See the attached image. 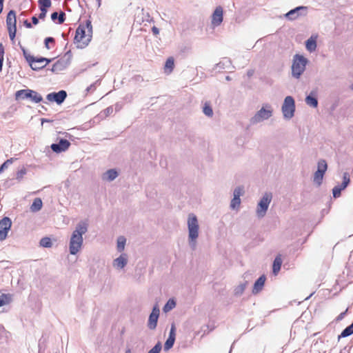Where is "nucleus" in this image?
<instances>
[{
	"label": "nucleus",
	"mask_w": 353,
	"mask_h": 353,
	"mask_svg": "<svg viewBox=\"0 0 353 353\" xmlns=\"http://www.w3.org/2000/svg\"><path fill=\"white\" fill-rule=\"evenodd\" d=\"M160 310L157 305L153 307L151 314L149 316L148 326L150 330H154L157 325Z\"/></svg>",
	"instance_id": "nucleus-13"
},
{
	"label": "nucleus",
	"mask_w": 353,
	"mask_h": 353,
	"mask_svg": "<svg viewBox=\"0 0 353 353\" xmlns=\"http://www.w3.org/2000/svg\"><path fill=\"white\" fill-rule=\"evenodd\" d=\"M26 171L25 169H21L20 170H19L17 173V179H21L23 178V176L26 174Z\"/></svg>",
	"instance_id": "nucleus-46"
},
{
	"label": "nucleus",
	"mask_w": 353,
	"mask_h": 353,
	"mask_svg": "<svg viewBox=\"0 0 353 353\" xmlns=\"http://www.w3.org/2000/svg\"><path fill=\"white\" fill-rule=\"evenodd\" d=\"M70 143L66 139H60L58 143H52L50 146L52 150L56 153L65 152L68 149Z\"/></svg>",
	"instance_id": "nucleus-17"
},
{
	"label": "nucleus",
	"mask_w": 353,
	"mask_h": 353,
	"mask_svg": "<svg viewBox=\"0 0 353 353\" xmlns=\"http://www.w3.org/2000/svg\"><path fill=\"white\" fill-rule=\"evenodd\" d=\"M272 108L270 105L265 104L250 119V125H255L265 120H268L272 116Z\"/></svg>",
	"instance_id": "nucleus-6"
},
{
	"label": "nucleus",
	"mask_w": 353,
	"mask_h": 353,
	"mask_svg": "<svg viewBox=\"0 0 353 353\" xmlns=\"http://www.w3.org/2000/svg\"><path fill=\"white\" fill-rule=\"evenodd\" d=\"M93 87H94V85H91L90 87H88V88L86 89L87 92H89L90 90H91V89H92Z\"/></svg>",
	"instance_id": "nucleus-55"
},
{
	"label": "nucleus",
	"mask_w": 353,
	"mask_h": 353,
	"mask_svg": "<svg viewBox=\"0 0 353 353\" xmlns=\"http://www.w3.org/2000/svg\"><path fill=\"white\" fill-rule=\"evenodd\" d=\"M265 281H266V276L265 274L260 276L257 279V280L254 282V286L252 288V292L253 294H257L263 290Z\"/></svg>",
	"instance_id": "nucleus-19"
},
{
	"label": "nucleus",
	"mask_w": 353,
	"mask_h": 353,
	"mask_svg": "<svg viewBox=\"0 0 353 353\" xmlns=\"http://www.w3.org/2000/svg\"><path fill=\"white\" fill-rule=\"evenodd\" d=\"M272 199V194L270 192H265L260 199L256 210V216L259 218H263L265 216Z\"/></svg>",
	"instance_id": "nucleus-7"
},
{
	"label": "nucleus",
	"mask_w": 353,
	"mask_h": 353,
	"mask_svg": "<svg viewBox=\"0 0 353 353\" xmlns=\"http://www.w3.org/2000/svg\"><path fill=\"white\" fill-rule=\"evenodd\" d=\"M162 348L161 343L158 342L150 351L148 353H159Z\"/></svg>",
	"instance_id": "nucleus-40"
},
{
	"label": "nucleus",
	"mask_w": 353,
	"mask_h": 353,
	"mask_svg": "<svg viewBox=\"0 0 353 353\" xmlns=\"http://www.w3.org/2000/svg\"><path fill=\"white\" fill-rule=\"evenodd\" d=\"M58 16H59V14L57 12L52 13V14H51L52 20L55 21L57 19H58Z\"/></svg>",
	"instance_id": "nucleus-51"
},
{
	"label": "nucleus",
	"mask_w": 353,
	"mask_h": 353,
	"mask_svg": "<svg viewBox=\"0 0 353 353\" xmlns=\"http://www.w3.org/2000/svg\"><path fill=\"white\" fill-rule=\"evenodd\" d=\"M353 334V322L348 326H347L339 335L338 339L340 340L341 338H345L350 336Z\"/></svg>",
	"instance_id": "nucleus-28"
},
{
	"label": "nucleus",
	"mask_w": 353,
	"mask_h": 353,
	"mask_svg": "<svg viewBox=\"0 0 353 353\" xmlns=\"http://www.w3.org/2000/svg\"><path fill=\"white\" fill-rule=\"evenodd\" d=\"M327 169V164L325 160L320 159L317 163V170L325 175V172Z\"/></svg>",
	"instance_id": "nucleus-30"
},
{
	"label": "nucleus",
	"mask_w": 353,
	"mask_h": 353,
	"mask_svg": "<svg viewBox=\"0 0 353 353\" xmlns=\"http://www.w3.org/2000/svg\"><path fill=\"white\" fill-rule=\"evenodd\" d=\"M4 57V48L2 43H0V70H2L3 61Z\"/></svg>",
	"instance_id": "nucleus-41"
},
{
	"label": "nucleus",
	"mask_w": 353,
	"mask_h": 353,
	"mask_svg": "<svg viewBox=\"0 0 353 353\" xmlns=\"http://www.w3.org/2000/svg\"><path fill=\"white\" fill-rule=\"evenodd\" d=\"M67 97V93L65 90H60L58 92L49 93L46 99L49 101H55L57 104L62 103Z\"/></svg>",
	"instance_id": "nucleus-16"
},
{
	"label": "nucleus",
	"mask_w": 353,
	"mask_h": 353,
	"mask_svg": "<svg viewBox=\"0 0 353 353\" xmlns=\"http://www.w3.org/2000/svg\"><path fill=\"white\" fill-rule=\"evenodd\" d=\"M12 226V221L10 218L4 217L0 221V241L5 240L8 236V232Z\"/></svg>",
	"instance_id": "nucleus-11"
},
{
	"label": "nucleus",
	"mask_w": 353,
	"mask_h": 353,
	"mask_svg": "<svg viewBox=\"0 0 353 353\" xmlns=\"http://www.w3.org/2000/svg\"><path fill=\"white\" fill-rule=\"evenodd\" d=\"M316 46L317 45L316 38L311 37L305 41V48L310 52L315 51Z\"/></svg>",
	"instance_id": "nucleus-25"
},
{
	"label": "nucleus",
	"mask_w": 353,
	"mask_h": 353,
	"mask_svg": "<svg viewBox=\"0 0 353 353\" xmlns=\"http://www.w3.org/2000/svg\"><path fill=\"white\" fill-rule=\"evenodd\" d=\"M88 232V223L80 221L72 232L69 242V252L72 255H76L81 251L83 244V235Z\"/></svg>",
	"instance_id": "nucleus-1"
},
{
	"label": "nucleus",
	"mask_w": 353,
	"mask_h": 353,
	"mask_svg": "<svg viewBox=\"0 0 353 353\" xmlns=\"http://www.w3.org/2000/svg\"><path fill=\"white\" fill-rule=\"evenodd\" d=\"M347 310H348V308H347L345 311L339 314L335 319L336 321L339 322V321H342L344 319L345 316L346 315Z\"/></svg>",
	"instance_id": "nucleus-45"
},
{
	"label": "nucleus",
	"mask_w": 353,
	"mask_h": 353,
	"mask_svg": "<svg viewBox=\"0 0 353 353\" xmlns=\"http://www.w3.org/2000/svg\"><path fill=\"white\" fill-rule=\"evenodd\" d=\"M44 43H45V47L48 50H49V49L51 48V47L49 46L50 43H54V39L52 37H47V38H46Z\"/></svg>",
	"instance_id": "nucleus-43"
},
{
	"label": "nucleus",
	"mask_w": 353,
	"mask_h": 353,
	"mask_svg": "<svg viewBox=\"0 0 353 353\" xmlns=\"http://www.w3.org/2000/svg\"><path fill=\"white\" fill-rule=\"evenodd\" d=\"M23 56L29 63L31 68L34 70H37L46 67L50 61V59L43 57H35L29 54L25 49L23 48Z\"/></svg>",
	"instance_id": "nucleus-5"
},
{
	"label": "nucleus",
	"mask_w": 353,
	"mask_h": 353,
	"mask_svg": "<svg viewBox=\"0 0 353 353\" xmlns=\"http://www.w3.org/2000/svg\"><path fill=\"white\" fill-rule=\"evenodd\" d=\"M308 60L303 55L296 54L293 57L292 65V74L299 79L305 70Z\"/></svg>",
	"instance_id": "nucleus-4"
},
{
	"label": "nucleus",
	"mask_w": 353,
	"mask_h": 353,
	"mask_svg": "<svg viewBox=\"0 0 353 353\" xmlns=\"http://www.w3.org/2000/svg\"><path fill=\"white\" fill-rule=\"evenodd\" d=\"M112 112H113L112 107H108L105 110H104V111H103V114L105 116H108V115L111 114Z\"/></svg>",
	"instance_id": "nucleus-49"
},
{
	"label": "nucleus",
	"mask_w": 353,
	"mask_h": 353,
	"mask_svg": "<svg viewBox=\"0 0 353 353\" xmlns=\"http://www.w3.org/2000/svg\"><path fill=\"white\" fill-rule=\"evenodd\" d=\"M188 240L190 248L194 250L197 245L199 236L200 226L197 216L194 213H190L187 217Z\"/></svg>",
	"instance_id": "nucleus-2"
},
{
	"label": "nucleus",
	"mask_w": 353,
	"mask_h": 353,
	"mask_svg": "<svg viewBox=\"0 0 353 353\" xmlns=\"http://www.w3.org/2000/svg\"><path fill=\"white\" fill-rule=\"evenodd\" d=\"M305 101L306 104L312 108H316L318 106L319 102L316 97V93L314 91H312L308 95H307Z\"/></svg>",
	"instance_id": "nucleus-22"
},
{
	"label": "nucleus",
	"mask_w": 353,
	"mask_h": 353,
	"mask_svg": "<svg viewBox=\"0 0 353 353\" xmlns=\"http://www.w3.org/2000/svg\"><path fill=\"white\" fill-rule=\"evenodd\" d=\"M125 353H131V350H130V349H129V348H128V349H127V350H125Z\"/></svg>",
	"instance_id": "nucleus-59"
},
{
	"label": "nucleus",
	"mask_w": 353,
	"mask_h": 353,
	"mask_svg": "<svg viewBox=\"0 0 353 353\" xmlns=\"http://www.w3.org/2000/svg\"><path fill=\"white\" fill-rule=\"evenodd\" d=\"M221 24V6L216 8L212 17V26L213 28Z\"/></svg>",
	"instance_id": "nucleus-23"
},
{
	"label": "nucleus",
	"mask_w": 353,
	"mask_h": 353,
	"mask_svg": "<svg viewBox=\"0 0 353 353\" xmlns=\"http://www.w3.org/2000/svg\"><path fill=\"white\" fill-rule=\"evenodd\" d=\"M342 179V183L335 185L332 189V196L334 199L340 197L341 195V192L345 190L351 182L350 176L347 172L343 173Z\"/></svg>",
	"instance_id": "nucleus-10"
},
{
	"label": "nucleus",
	"mask_w": 353,
	"mask_h": 353,
	"mask_svg": "<svg viewBox=\"0 0 353 353\" xmlns=\"http://www.w3.org/2000/svg\"><path fill=\"white\" fill-rule=\"evenodd\" d=\"M119 176L118 172L115 169H110L105 172L102 176L101 179L104 181H112Z\"/></svg>",
	"instance_id": "nucleus-21"
},
{
	"label": "nucleus",
	"mask_w": 353,
	"mask_h": 353,
	"mask_svg": "<svg viewBox=\"0 0 353 353\" xmlns=\"http://www.w3.org/2000/svg\"><path fill=\"white\" fill-rule=\"evenodd\" d=\"M350 88L353 90V83L350 85Z\"/></svg>",
	"instance_id": "nucleus-60"
},
{
	"label": "nucleus",
	"mask_w": 353,
	"mask_h": 353,
	"mask_svg": "<svg viewBox=\"0 0 353 353\" xmlns=\"http://www.w3.org/2000/svg\"><path fill=\"white\" fill-rule=\"evenodd\" d=\"M40 245L43 248H51L52 243L49 237H43L40 240Z\"/></svg>",
	"instance_id": "nucleus-36"
},
{
	"label": "nucleus",
	"mask_w": 353,
	"mask_h": 353,
	"mask_svg": "<svg viewBox=\"0 0 353 353\" xmlns=\"http://www.w3.org/2000/svg\"><path fill=\"white\" fill-rule=\"evenodd\" d=\"M66 68V64L63 61L59 60L53 64L51 70L53 72H59Z\"/></svg>",
	"instance_id": "nucleus-29"
},
{
	"label": "nucleus",
	"mask_w": 353,
	"mask_h": 353,
	"mask_svg": "<svg viewBox=\"0 0 353 353\" xmlns=\"http://www.w3.org/2000/svg\"><path fill=\"white\" fill-rule=\"evenodd\" d=\"M125 242L126 239L124 236H121L118 237L117 248L119 252H122L124 250Z\"/></svg>",
	"instance_id": "nucleus-34"
},
{
	"label": "nucleus",
	"mask_w": 353,
	"mask_h": 353,
	"mask_svg": "<svg viewBox=\"0 0 353 353\" xmlns=\"http://www.w3.org/2000/svg\"><path fill=\"white\" fill-rule=\"evenodd\" d=\"M10 302V298L7 294H1L0 296V307L7 305Z\"/></svg>",
	"instance_id": "nucleus-37"
},
{
	"label": "nucleus",
	"mask_w": 353,
	"mask_h": 353,
	"mask_svg": "<svg viewBox=\"0 0 353 353\" xmlns=\"http://www.w3.org/2000/svg\"><path fill=\"white\" fill-rule=\"evenodd\" d=\"M176 306V301L173 299H170L168 302L164 305L163 310L164 312H168L172 309H174Z\"/></svg>",
	"instance_id": "nucleus-32"
},
{
	"label": "nucleus",
	"mask_w": 353,
	"mask_h": 353,
	"mask_svg": "<svg viewBox=\"0 0 353 353\" xmlns=\"http://www.w3.org/2000/svg\"><path fill=\"white\" fill-rule=\"evenodd\" d=\"M323 176L324 174H321L320 171H316L314 174V183L319 186L321 185L323 182Z\"/></svg>",
	"instance_id": "nucleus-35"
},
{
	"label": "nucleus",
	"mask_w": 353,
	"mask_h": 353,
	"mask_svg": "<svg viewBox=\"0 0 353 353\" xmlns=\"http://www.w3.org/2000/svg\"><path fill=\"white\" fill-rule=\"evenodd\" d=\"M43 206L42 201L40 198H36L34 199L31 206H30V210L32 212H36L39 211Z\"/></svg>",
	"instance_id": "nucleus-26"
},
{
	"label": "nucleus",
	"mask_w": 353,
	"mask_h": 353,
	"mask_svg": "<svg viewBox=\"0 0 353 353\" xmlns=\"http://www.w3.org/2000/svg\"><path fill=\"white\" fill-rule=\"evenodd\" d=\"M17 19H16V12L14 10H10L7 15L6 17V26L8 29H14L17 28Z\"/></svg>",
	"instance_id": "nucleus-20"
},
{
	"label": "nucleus",
	"mask_w": 353,
	"mask_h": 353,
	"mask_svg": "<svg viewBox=\"0 0 353 353\" xmlns=\"http://www.w3.org/2000/svg\"><path fill=\"white\" fill-rule=\"evenodd\" d=\"M92 26L90 21L85 26H79L76 30L74 41L77 47L83 48L88 45L92 39Z\"/></svg>",
	"instance_id": "nucleus-3"
},
{
	"label": "nucleus",
	"mask_w": 353,
	"mask_h": 353,
	"mask_svg": "<svg viewBox=\"0 0 353 353\" xmlns=\"http://www.w3.org/2000/svg\"><path fill=\"white\" fill-rule=\"evenodd\" d=\"M203 112L208 117H212L213 110L210 104L208 102H205L203 106Z\"/></svg>",
	"instance_id": "nucleus-31"
},
{
	"label": "nucleus",
	"mask_w": 353,
	"mask_h": 353,
	"mask_svg": "<svg viewBox=\"0 0 353 353\" xmlns=\"http://www.w3.org/2000/svg\"><path fill=\"white\" fill-rule=\"evenodd\" d=\"M40 10L41 13L39 14V18L41 19H43L46 16L47 9L40 8Z\"/></svg>",
	"instance_id": "nucleus-48"
},
{
	"label": "nucleus",
	"mask_w": 353,
	"mask_h": 353,
	"mask_svg": "<svg viewBox=\"0 0 353 353\" xmlns=\"http://www.w3.org/2000/svg\"><path fill=\"white\" fill-rule=\"evenodd\" d=\"M50 0H39V8L47 9L51 6Z\"/></svg>",
	"instance_id": "nucleus-39"
},
{
	"label": "nucleus",
	"mask_w": 353,
	"mask_h": 353,
	"mask_svg": "<svg viewBox=\"0 0 353 353\" xmlns=\"http://www.w3.org/2000/svg\"><path fill=\"white\" fill-rule=\"evenodd\" d=\"M295 101L292 97L288 96L285 98L283 105L282 112L283 117L286 119H292L294 115Z\"/></svg>",
	"instance_id": "nucleus-9"
},
{
	"label": "nucleus",
	"mask_w": 353,
	"mask_h": 353,
	"mask_svg": "<svg viewBox=\"0 0 353 353\" xmlns=\"http://www.w3.org/2000/svg\"><path fill=\"white\" fill-rule=\"evenodd\" d=\"M32 21L33 24L37 25L39 23L38 18L35 16L32 17Z\"/></svg>",
	"instance_id": "nucleus-52"
},
{
	"label": "nucleus",
	"mask_w": 353,
	"mask_h": 353,
	"mask_svg": "<svg viewBox=\"0 0 353 353\" xmlns=\"http://www.w3.org/2000/svg\"><path fill=\"white\" fill-rule=\"evenodd\" d=\"M176 338V327L174 324H172L169 336L164 344V350L168 351L172 347Z\"/></svg>",
	"instance_id": "nucleus-18"
},
{
	"label": "nucleus",
	"mask_w": 353,
	"mask_h": 353,
	"mask_svg": "<svg viewBox=\"0 0 353 353\" xmlns=\"http://www.w3.org/2000/svg\"><path fill=\"white\" fill-rule=\"evenodd\" d=\"M3 8V0H0V14L2 12Z\"/></svg>",
	"instance_id": "nucleus-54"
},
{
	"label": "nucleus",
	"mask_w": 353,
	"mask_h": 353,
	"mask_svg": "<svg viewBox=\"0 0 353 353\" xmlns=\"http://www.w3.org/2000/svg\"><path fill=\"white\" fill-rule=\"evenodd\" d=\"M225 80H227V81H230V80H231V77H230V76H228H228H226V77H225Z\"/></svg>",
	"instance_id": "nucleus-58"
},
{
	"label": "nucleus",
	"mask_w": 353,
	"mask_h": 353,
	"mask_svg": "<svg viewBox=\"0 0 353 353\" xmlns=\"http://www.w3.org/2000/svg\"><path fill=\"white\" fill-rule=\"evenodd\" d=\"M252 74H253V72H252V71H251V70H250V71H248V75L249 77L252 76Z\"/></svg>",
	"instance_id": "nucleus-57"
},
{
	"label": "nucleus",
	"mask_w": 353,
	"mask_h": 353,
	"mask_svg": "<svg viewBox=\"0 0 353 353\" xmlns=\"http://www.w3.org/2000/svg\"><path fill=\"white\" fill-rule=\"evenodd\" d=\"M128 262V255L125 253H123L119 257L113 260L112 267L116 270L121 271L127 265Z\"/></svg>",
	"instance_id": "nucleus-14"
},
{
	"label": "nucleus",
	"mask_w": 353,
	"mask_h": 353,
	"mask_svg": "<svg viewBox=\"0 0 353 353\" xmlns=\"http://www.w3.org/2000/svg\"><path fill=\"white\" fill-rule=\"evenodd\" d=\"M221 14H222V15L223 14V12H221Z\"/></svg>",
	"instance_id": "nucleus-61"
},
{
	"label": "nucleus",
	"mask_w": 353,
	"mask_h": 353,
	"mask_svg": "<svg viewBox=\"0 0 353 353\" xmlns=\"http://www.w3.org/2000/svg\"><path fill=\"white\" fill-rule=\"evenodd\" d=\"M12 163V159H8L0 167V173H1L4 170L7 169L8 167Z\"/></svg>",
	"instance_id": "nucleus-42"
},
{
	"label": "nucleus",
	"mask_w": 353,
	"mask_h": 353,
	"mask_svg": "<svg viewBox=\"0 0 353 353\" xmlns=\"http://www.w3.org/2000/svg\"><path fill=\"white\" fill-rule=\"evenodd\" d=\"M282 265V259L280 255L275 257L272 264V273L274 275H277L281 270Z\"/></svg>",
	"instance_id": "nucleus-24"
},
{
	"label": "nucleus",
	"mask_w": 353,
	"mask_h": 353,
	"mask_svg": "<svg viewBox=\"0 0 353 353\" xmlns=\"http://www.w3.org/2000/svg\"><path fill=\"white\" fill-rule=\"evenodd\" d=\"M58 21H59L58 23L59 24H61V23H63L64 22V21H65V13L64 12H61L59 14V16H58Z\"/></svg>",
	"instance_id": "nucleus-47"
},
{
	"label": "nucleus",
	"mask_w": 353,
	"mask_h": 353,
	"mask_svg": "<svg viewBox=\"0 0 353 353\" xmlns=\"http://www.w3.org/2000/svg\"><path fill=\"white\" fill-rule=\"evenodd\" d=\"M307 7L300 6L288 12L285 17L290 21L296 19L299 17L306 14Z\"/></svg>",
	"instance_id": "nucleus-12"
},
{
	"label": "nucleus",
	"mask_w": 353,
	"mask_h": 353,
	"mask_svg": "<svg viewBox=\"0 0 353 353\" xmlns=\"http://www.w3.org/2000/svg\"><path fill=\"white\" fill-rule=\"evenodd\" d=\"M24 25H25V26H26V28H32V24H31L30 22H28L27 20H26V21H24Z\"/></svg>",
	"instance_id": "nucleus-53"
},
{
	"label": "nucleus",
	"mask_w": 353,
	"mask_h": 353,
	"mask_svg": "<svg viewBox=\"0 0 353 353\" xmlns=\"http://www.w3.org/2000/svg\"><path fill=\"white\" fill-rule=\"evenodd\" d=\"M8 33H9V37H10V40L12 41H14L15 36H16L17 28L8 29Z\"/></svg>",
	"instance_id": "nucleus-44"
},
{
	"label": "nucleus",
	"mask_w": 353,
	"mask_h": 353,
	"mask_svg": "<svg viewBox=\"0 0 353 353\" xmlns=\"http://www.w3.org/2000/svg\"><path fill=\"white\" fill-rule=\"evenodd\" d=\"M152 33H153L154 35H157V34H159V28H157L156 26H153V27L152 28Z\"/></svg>",
	"instance_id": "nucleus-50"
},
{
	"label": "nucleus",
	"mask_w": 353,
	"mask_h": 353,
	"mask_svg": "<svg viewBox=\"0 0 353 353\" xmlns=\"http://www.w3.org/2000/svg\"><path fill=\"white\" fill-rule=\"evenodd\" d=\"M243 191V188L239 186L234 190L233 195L234 197L230 202V208L232 210H239L241 204L240 196Z\"/></svg>",
	"instance_id": "nucleus-15"
},
{
	"label": "nucleus",
	"mask_w": 353,
	"mask_h": 353,
	"mask_svg": "<svg viewBox=\"0 0 353 353\" xmlns=\"http://www.w3.org/2000/svg\"><path fill=\"white\" fill-rule=\"evenodd\" d=\"M174 59L172 57L168 58L165 64V72L170 73L174 68Z\"/></svg>",
	"instance_id": "nucleus-33"
},
{
	"label": "nucleus",
	"mask_w": 353,
	"mask_h": 353,
	"mask_svg": "<svg viewBox=\"0 0 353 353\" xmlns=\"http://www.w3.org/2000/svg\"><path fill=\"white\" fill-rule=\"evenodd\" d=\"M50 121L46 119H42L41 122L43 123L44 122H49Z\"/></svg>",
	"instance_id": "nucleus-56"
},
{
	"label": "nucleus",
	"mask_w": 353,
	"mask_h": 353,
	"mask_svg": "<svg viewBox=\"0 0 353 353\" xmlns=\"http://www.w3.org/2000/svg\"><path fill=\"white\" fill-rule=\"evenodd\" d=\"M246 282L239 285L234 290V294L236 295H241L244 292L246 287Z\"/></svg>",
	"instance_id": "nucleus-38"
},
{
	"label": "nucleus",
	"mask_w": 353,
	"mask_h": 353,
	"mask_svg": "<svg viewBox=\"0 0 353 353\" xmlns=\"http://www.w3.org/2000/svg\"><path fill=\"white\" fill-rule=\"evenodd\" d=\"M234 67L232 64V61L228 57L222 58V69L225 70L228 72H231Z\"/></svg>",
	"instance_id": "nucleus-27"
},
{
	"label": "nucleus",
	"mask_w": 353,
	"mask_h": 353,
	"mask_svg": "<svg viewBox=\"0 0 353 353\" xmlns=\"http://www.w3.org/2000/svg\"><path fill=\"white\" fill-rule=\"evenodd\" d=\"M15 98L17 100L19 99H29L34 103H39L43 100V98L40 94L34 90L26 89L20 90L16 92Z\"/></svg>",
	"instance_id": "nucleus-8"
}]
</instances>
